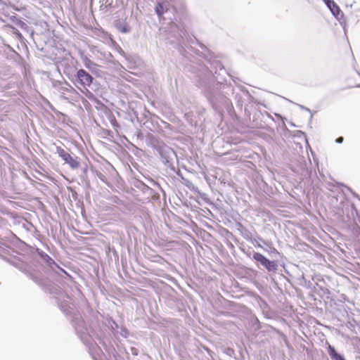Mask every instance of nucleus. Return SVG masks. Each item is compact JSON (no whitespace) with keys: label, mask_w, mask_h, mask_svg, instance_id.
<instances>
[{"label":"nucleus","mask_w":360,"mask_h":360,"mask_svg":"<svg viewBox=\"0 0 360 360\" xmlns=\"http://www.w3.org/2000/svg\"><path fill=\"white\" fill-rule=\"evenodd\" d=\"M253 258L259 262L262 265L266 267L269 271H275L277 268V264L274 261H270L263 255L259 252H255Z\"/></svg>","instance_id":"f03ea898"},{"label":"nucleus","mask_w":360,"mask_h":360,"mask_svg":"<svg viewBox=\"0 0 360 360\" xmlns=\"http://www.w3.org/2000/svg\"><path fill=\"white\" fill-rule=\"evenodd\" d=\"M56 150L58 155L65 161V163L68 164L72 168L79 167V162L77 161V160L72 157L64 149L58 146L56 147Z\"/></svg>","instance_id":"f257e3e1"},{"label":"nucleus","mask_w":360,"mask_h":360,"mask_svg":"<svg viewBox=\"0 0 360 360\" xmlns=\"http://www.w3.org/2000/svg\"><path fill=\"white\" fill-rule=\"evenodd\" d=\"M343 141V137L340 136L336 139V142L338 143H341Z\"/></svg>","instance_id":"1a4fd4ad"},{"label":"nucleus","mask_w":360,"mask_h":360,"mask_svg":"<svg viewBox=\"0 0 360 360\" xmlns=\"http://www.w3.org/2000/svg\"><path fill=\"white\" fill-rule=\"evenodd\" d=\"M79 83L84 87L89 86L93 82V77L86 70L80 69L77 72Z\"/></svg>","instance_id":"7ed1b4c3"},{"label":"nucleus","mask_w":360,"mask_h":360,"mask_svg":"<svg viewBox=\"0 0 360 360\" xmlns=\"http://www.w3.org/2000/svg\"><path fill=\"white\" fill-rule=\"evenodd\" d=\"M118 30L122 32V33H126L127 32H129V29L128 28V26L127 25H124L122 27H118Z\"/></svg>","instance_id":"6e6552de"},{"label":"nucleus","mask_w":360,"mask_h":360,"mask_svg":"<svg viewBox=\"0 0 360 360\" xmlns=\"http://www.w3.org/2000/svg\"><path fill=\"white\" fill-rule=\"evenodd\" d=\"M328 354L333 360H345V359L335 351V348L330 345L328 347Z\"/></svg>","instance_id":"39448f33"},{"label":"nucleus","mask_w":360,"mask_h":360,"mask_svg":"<svg viewBox=\"0 0 360 360\" xmlns=\"http://www.w3.org/2000/svg\"><path fill=\"white\" fill-rule=\"evenodd\" d=\"M166 11L164 4L162 3H158L155 7V12L159 17H162L164 13Z\"/></svg>","instance_id":"423d86ee"},{"label":"nucleus","mask_w":360,"mask_h":360,"mask_svg":"<svg viewBox=\"0 0 360 360\" xmlns=\"http://www.w3.org/2000/svg\"><path fill=\"white\" fill-rule=\"evenodd\" d=\"M326 4L333 13V15L338 19L341 20L344 17L343 12L341 11L338 5L333 0H324Z\"/></svg>","instance_id":"20e7f679"},{"label":"nucleus","mask_w":360,"mask_h":360,"mask_svg":"<svg viewBox=\"0 0 360 360\" xmlns=\"http://www.w3.org/2000/svg\"><path fill=\"white\" fill-rule=\"evenodd\" d=\"M83 62L86 68L90 69L92 68L93 65L95 64L91 61L89 58L84 57L83 58Z\"/></svg>","instance_id":"0eeeda50"}]
</instances>
